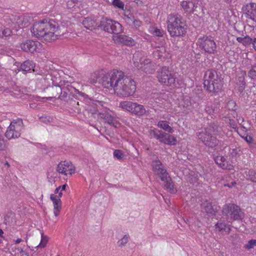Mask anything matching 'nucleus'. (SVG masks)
I'll return each mask as SVG.
<instances>
[{
	"label": "nucleus",
	"instance_id": "nucleus-54",
	"mask_svg": "<svg viewBox=\"0 0 256 256\" xmlns=\"http://www.w3.org/2000/svg\"><path fill=\"white\" fill-rule=\"evenodd\" d=\"M182 8L186 12H190V8L188 5V2L187 0H184L181 2L180 4Z\"/></svg>",
	"mask_w": 256,
	"mask_h": 256
},
{
	"label": "nucleus",
	"instance_id": "nucleus-47",
	"mask_svg": "<svg viewBox=\"0 0 256 256\" xmlns=\"http://www.w3.org/2000/svg\"><path fill=\"white\" fill-rule=\"evenodd\" d=\"M4 132L2 128L0 127V150H4L5 148V142L4 140Z\"/></svg>",
	"mask_w": 256,
	"mask_h": 256
},
{
	"label": "nucleus",
	"instance_id": "nucleus-35",
	"mask_svg": "<svg viewBox=\"0 0 256 256\" xmlns=\"http://www.w3.org/2000/svg\"><path fill=\"white\" fill-rule=\"evenodd\" d=\"M246 179L252 182L256 183V170L253 169L248 170L244 172Z\"/></svg>",
	"mask_w": 256,
	"mask_h": 256
},
{
	"label": "nucleus",
	"instance_id": "nucleus-14",
	"mask_svg": "<svg viewBox=\"0 0 256 256\" xmlns=\"http://www.w3.org/2000/svg\"><path fill=\"white\" fill-rule=\"evenodd\" d=\"M152 167L154 174L160 176V178L168 174L166 168L158 157L156 160L152 161Z\"/></svg>",
	"mask_w": 256,
	"mask_h": 256
},
{
	"label": "nucleus",
	"instance_id": "nucleus-16",
	"mask_svg": "<svg viewBox=\"0 0 256 256\" xmlns=\"http://www.w3.org/2000/svg\"><path fill=\"white\" fill-rule=\"evenodd\" d=\"M98 118L102 120L104 122L107 123L115 128H118L120 125V123L107 112L98 113Z\"/></svg>",
	"mask_w": 256,
	"mask_h": 256
},
{
	"label": "nucleus",
	"instance_id": "nucleus-24",
	"mask_svg": "<svg viewBox=\"0 0 256 256\" xmlns=\"http://www.w3.org/2000/svg\"><path fill=\"white\" fill-rule=\"evenodd\" d=\"M168 54L166 52V48L165 46H160L156 48L152 52L154 58L158 60H164L168 57Z\"/></svg>",
	"mask_w": 256,
	"mask_h": 256
},
{
	"label": "nucleus",
	"instance_id": "nucleus-43",
	"mask_svg": "<svg viewBox=\"0 0 256 256\" xmlns=\"http://www.w3.org/2000/svg\"><path fill=\"white\" fill-rule=\"evenodd\" d=\"M248 74L251 79L256 80V64L252 66Z\"/></svg>",
	"mask_w": 256,
	"mask_h": 256
},
{
	"label": "nucleus",
	"instance_id": "nucleus-7",
	"mask_svg": "<svg viewBox=\"0 0 256 256\" xmlns=\"http://www.w3.org/2000/svg\"><path fill=\"white\" fill-rule=\"evenodd\" d=\"M222 212L232 220H242L244 218V213L239 206L232 203L225 204Z\"/></svg>",
	"mask_w": 256,
	"mask_h": 256
},
{
	"label": "nucleus",
	"instance_id": "nucleus-2",
	"mask_svg": "<svg viewBox=\"0 0 256 256\" xmlns=\"http://www.w3.org/2000/svg\"><path fill=\"white\" fill-rule=\"evenodd\" d=\"M48 79H50L52 81V86H48L44 88V92L47 95L49 96L48 97L44 98L47 100H51L52 98H56L61 100L68 102L70 96L72 94V86L68 84L66 82L67 84L66 86L64 84V85L62 83H65L61 80H57L56 76H53L52 74L48 76Z\"/></svg>",
	"mask_w": 256,
	"mask_h": 256
},
{
	"label": "nucleus",
	"instance_id": "nucleus-39",
	"mask_svg": "<svg viewBox=\"0 0 256 256\" xmlns=\"http://www.w3.org/2000/svg\"><path fill=\"white\" fill-rule=\"evenodd\" d=\"M124 16L126 20V22L130 25L132 21L134 20V17L132 14L130 13L129 10H124Z\"/></svg>",
	"mask_w": 256,
	"mask_h": 256
},
{
	"label": "nucleus",
	"instance_id": "nucleus-46",
	"mask_svg": "<svg viewBox=\"0 0 256 256\" xmlns=\"http://www.w3.org/2000/svg\"><path fill=\"white\" fill-rule=\"evenodd\" d=\"M112 5L118 8L124 10V3L120 0H113L112 2Z\"/></svg>",
	"mask_w": 256,
	"mask_h": 256
},
{
	"label": "nucleus",
	"instance_id": "nucleus-19",
	"mask_svg": "<svg viewBox=\"0 0 256 256\" xmlns=\"http://www.w3.org/2000/svg\"><path fill=\"white\" fill-rule=\"evenodd\" d=\"M160 180L164 182V188L165 190L172 194H176L177 192V190L174 188L172 179L169 176V174L164 176H162L160 178Z\"/></svg>",
	"mask_w": 256,
	"mask_h": 256
},
{
	"label": "nucleus",
	"instance_id": "nucleus-13",
	"mask_svg": "<svg viewBox=\"0 0 256 256\" xmlns=\"http://www.w3.org/2000/svg\"><path fill=\"white\" fill-rule=\"evenodd\" d=\"M56 171L66 176L68 174L71 176L74 173L75 167L72 162L65 160L61 162L58 164Z\"/></svg>",
	"mask_w": 256,
	"mask_h": 256
},
{
	"label": "nucleus",
	"instance_id": "nucleus-62",
	"mask_svg": "<svg viewBox=\"0 0 256 256\" xmlns=\"http://www.w3.org/2000/svg\"><path fill=\"white\" fill-rule=\"evenodd\" d=\"M243 138L248 144L254 140L253 138L248 135H247L245 137H243Z\"/></svg>",
	"mask_w": 256,
	"mask_h": 256
},
{
	"label": "nucleus",
	"instance_id": "nucleus-61",
	"mask_svg": "<svg viewBox=\"0 0 256 256\" xmlns=\"http://www.w3.org/2000/svg\"><path fill=\"white\" fill-rule=\"evenodd\" d=\"M229 124L231 128L236 129L237 128V124L236 121L232 119H229Z\"/></svg>",
	"mask_w": 256,
	"mask_h": 256
},
{
	"label": "nucleus",
	"instance_id": "nucleus-57",
	"mask_svg": "<svg viewBox=\"0 0 256 256\" xmlns=\"http://www.w3.org/2000/svg\"><path fill=\"white\" fill-rule=\"evenodd\" d=\"M230 154L232 158H236L238 154V151L236 148H230Z\"/></svg>",
	"mask_w": 256,
	"mask_h": 256
},
{
	"label": "nucleus",
	"instance_id": "nucleus-64",
	"mask_svg": "<svg viewBox=\"0 0 256 256\" xmlns=\"http://www.w3.org/2000/svg\"><path fill=\"white\" fill-rule=\"evenodd\" d=\"M236 184V182L235 181H233L230 184H224V186L225 187H228L229 188H232L233 186H234Z\"/></svg>",
	"mask_w": 256,
	"mask_h": 256
},
{
	"label": "nucleus",
	"instance_id": "nucleus-41",
	"mask_svg": "<svg viewBox=\"0 0 256 256\" xmlns=\"http://www.w3.org/2000/svg\"><path fill=\"white\" fill-rule=\"evenodd\" d=\"M188 1L190 8V13H193L195 9L197 8L200 0H188Z\"/></svg>",
	"mask_w": 256,
	"mask_h": 256
},
{
	"label": "nucleus",
	"instance_id": "nucleus-8",
	"mask_svg": "<svg viewBox=\"0 0 256 256\" xmlns=\"http://www.w3.org/2000/svg\"><path fill=\"white\" fill-rule=\"evenodd\" d=\"M120 107L131 112L132 114L142 116H148V111L146 110L143 105L132 102H122L120 104Z\"/></svg>",
	"mask_w": 256,
	"mask_h": 256
},
{
	"label": "nucleus",
	"instance_id": "nucleus-31",
	"mask_svg": "<svg viewBox=\"0 0 256 256\" xmlns=\"http://www.w3.org/2000/svg\"><path fill=\"white\" fill-rule=\"evenodd\" d=\"M158 126L160 128L163 129L164 130L168 132L169 133L172 134L174 132L173 128L170 126L168 124V122L166 121H160L158 122Z\"/></svg>",
	"mask_w": 256,
	"mask_h": 256
},
{
	"label": "nucleus",
	"instance_id": "nucleus-51",
	"mask_svg": "<svg viewBox=\"0 0 256 256\" xmlns=\"http://www.w3.org/2000/svg\"><path fill=\"white\" fill-rule=\"evenodd\" d=\"M184 84V81L182 78H179L176 76V78H174V84H172V86H181L182 85Z\"/></svg>",
	"mask_w": 256,
	"mask_h": 256
},
{
	"label": "nucleus",
	"instance_id": "nucleus-22",
	"mask_svg": "<svg viewBox=\"0 0 256 256\" xmlns=\"http://www.w3.org/2000/svg\"><path fill=\"white\" fill-rule=\"evenodd\" d=\"M35 64L30 60H26L18 68V72H22L23 74H26L28 72H31L32 70L34 72V68Z\"/></svg>",
	"mask_w": 256,
	"mask_h": 256
},
{
	"label": "nucleus",
	"instance_id": "nucleus-12",
	"mask_svg": "<svg viewBox=\"0 0 256 256\" xmlns=\"http://www.w3.org/2000/svg\"><path fill=\"white\" fill-rule=\"evenodd\" d=\"M40 43L38 41L32 40H26L20 44L21 49L25 52H30L34 54V52H39Z\"/></svg>",
	"mask_w": 256,
	"mask_h": 256
},
{
	"label": "nucleus",
	"instance_id": "nucleus-3",
	"mask_svg": "<svg viewBox=\"0 0 256 256\" xmlns=\"http://www.w3.org/2000/svg\"><path fill=\"white\" fill-rule=\"evenodd\" d=\"M204 80V87L211 96H216L222 92L224 81L220 72L215 69H209L205 72Z\"/></svg>",
	"mask_w": 256,
	"mask_h": 256
},
{
	"label": "nucleus",
	"instance_id": "nucleus-11",
	"mask_svg": "<svg viewBox=\"0 0 256 256\" xmlns=\"http://www.w3.org/2000/svg\"><path fill=\"white\" fill-rule=\"evenodd\" d=\"M199 140L206 146L214 148L218 144L219 140L212 134L206 131H202L197 134Z\"/></svg>",
	"mask_w": 256,
	"mask_h": 256
},
{
	"label": "nucleus",
	"instance_id": "nucleus-15",
	"mask_svg": "<svg viewBox=\"0 0 256 256\" xmlns=\"http://www.w3.org/2000/svg\"><path fill=\"white\" fill-rule=\"evenodd\" d=\"M138 68L146 74H152L156 71V66L150 59H144L140 62V66H138Z\"/></svg>",
	"mask_w": 256,
	"mask_h": 256
},
{
	"label": "nucleus",
	"instance_id": "nucleus-30",
	"mask_svg": "<svg viewBox=\"0 0 256 256\" xmlns=\"http://www.w3.org/2000/svg\"><path fill=\"white\" fill-rule=\"evenodd\" d=\"M32 20V18L28 16H23L19 18L17 23L20 27L28 26Z\"/></svg>",
	"mask_w": 256,
	"mask_h": 256
},
{
	"label": "nucleus",
	"instance_id": "nucleus-20",
	"mask_svg": "<svg viewBox=\"0 0 256 256\" xmlns=\"http://www.w3.org/2000/svg\"><path fill=\"white\" fill-rule=\"evenodd\" d=\"M202 211L204 212L209 216L216 215V210L214 208L212 202L206 200L201 204Z\"/></svg>",
	"mask_w": 256,
	"mask_h": 256
},
{
	"label": "nucleus",
	"instance_id": "nucleus-10",
	"mask_svg": "<svg viewBox=\"0 0 256 256\" xmlns=\"http://www.w3.org/2000/svg\"><path fill=\"white\" fill-rule=\"evenodd\" d=\"M158 73L157 77L160 84L166 86H172L176 78V72L170 71L168 68L164 66Z\"/></svg>",
	"mask_w": 256,
	"mask_h": 256
},
{
	"label": "nucleus",
	"instance_id": "nucleus-23",
	"mask_svg": "<svg viewBox=\"0 0 256 256\" xmlns=\"http://www.w3.org/2000/svg\"><path fill=\"white\" fill-rule=\"evenodd\" d=\"M246 76V72H241L237 76L236 80V84L238 86V90L240 94L243 92L246 86L245 81V76Z\"/></svg>",
	"mask_w": 256,
	"mask_h": 256
},
{
	"label": "nucleus",
	"instance_id": "nucleus-38",
	"mask_svg": "<svg viewBox=\"0 0 256 256\" xmlns=\"http://www.w3.org/2000/svg\"><path fill=\"white\" fill-rule=\"evenodd\" d=\"M98 72H94L91 75L90 78H88V82L91 84H95L98 81L100 83V78L98 76Z\"/></svg>",
	"mask_w": 256,
	"mask_h": 256
},
{
	"label": "nucleus",
	"instance_id": "nucleus-9",
	"mask_svg": "<svg viewBox=\"0 0 256 256\" xmlns=\"http://www.w3.org/2000/svg\"><path fill=\"white\" fill-rule=\"evenodd\" d=\"M199 48L206 53L214 54L217 52L216 44L210 36H204L198 39Z\"/></svg>",
	"mask_w": 256,
	"mask_h": 256
},
{
	"label": "nucleus",
	"instance_id": "nucleus-1",
	"mask_svg": "<svg viewBox=\"0 0 256 256\" xmlns=\"http://www.w3.org/2000/svg\"><path fill=\"white\" fill-rule=\"evenodd\" d=\"M32 34L38 38H43L45 40H55L65 34L66 28L52 19H44L36 22L30 28Z\"/></svg>",
	"mask_w": 256,
	"mask_h": 256
},
{
	"label": "nucleus",
	"instance_id": "nucleus-37",
	"mask_svg": "<svg viewBox=\"0 0 256 256\" xmlns=\"http://www.w3.org/2000/svg\"><path fill=\"white\" fill-rule=\"evenodd\" d=\"M250 14H248V18L252 20H254L256 17V4L250 3Z\"/></svg>",
	"mask_w": 256,
	"mask_h": 256
},
{
	"label": "nucleus",
	"instance_id": "nucleus-48",
	"mask_svg": "<svg viewBox=\"0 0 256 256\" xmlns=\"http://www.w3.org/2000/svg\"><path fill=\"white\" fill-rule=\"evenodd\" d=\"M253 40L250 38L248 36L246 35L244 37H243V40L242 44L244 46H250L252 44Z\"/></svg>",
	"mask_w": 256,
	"mask_h": 256
},
{
	"label": "nucleus",
	"instance_id": "nucleus-40",
	"mask_svg": "<svg viewBox=\"0 0 256 256\" xmlns=\"http://www.w3.org/2000/svg\"><path fill=\"white\" fill-rule=\"evenodd\" d=\"M216 228L220 232H226V228L228 231L230 230V228L227 227V224L225 222H218L215 225Z\"/></svg>",
	"mask_w": 256,
	"mask_h": 256
},
{
	"label": "nucleus",
	"instance_id": "nucleus-42",
	"mask_svg": "<svg viewBox=\"0 0 256 256\" xmlns=\"http://www.w3.org/2000/svg\"><path fill=\"white\" fill-rule=\"evenodd\" d=\"M41 241L39 244L37 246V247H40V248H44L48 242V238L44 236L43 232L41 233Z\"/></svg>",
	"mask_w": 256,
	"mask_h": 256
},
{
	"label": "nucleus",
	"instance_id": "nucleus-36",
	"mask_svg": "<svg viewBox=\"0 0 256 256\" xmlns=\"http://www.w3.org/2000/svg\"><path fill=\"white\" fill-rule=\"evenodd\" d=\"M50 198L54 204V209H58V208H62L61 200L60 198H58L57 196L54 194H51Z\"/></svg>",
	"mask_w": 256,
	"mask_h": 256
},
{
	"label": "nucleus",
	"instance_id": "nucleus-25",
	"mask_svg": "<svg viewBox=\"0 0 256 256\" xmlns=\"http://www.w3.org/2000/svg\"><path fill=\"white\" fill-rule=\"evenodd\" d=\"M118 42L128 46H133L135 44L134 39L126 35H118L115 40Z\"/></svg>",
	"mask_w": 256,
	"mask_h": 256
},
{
	"label": "nucleus",
	"instance_id": "nucleus-33",
	"mask_svg": "<svg viewBox=\"0 0 256 256\" xmlns=\"http://www.w3.org/2000/svg\"><path fill=\"white\" fill-rule=\"evenodd\" d=\"M206 112L210 115H214L219 113L220 109L215 104L206 106L205 108Z\"/></svg>",
	"mask_w": 256,
	"mask_h": 256
},
{
	"label": "nucleus",
	"instance_id": "nucleus-60",
	"mask_svg": "<svg viewBox=\"0 0 256 256\" xmlns=\"http://www.w3.org/2000/svg\"><path fill=\"white\" fill-rule=\"evenodd\" d=\"M73 1L72 0H68L66 2L67 8L69 9L75 8V4H74Z\"/></svg>",
	"mask_w": 256,
	"mask_h": 256
},
{
	"label": "nucleus",
	"instance_id": "nucleus-49",
	"mask_svg": "<svg viewBox=\"0 0 256 256\" xmlns=\"http://www.w3.org/2000/svg\"><path fill=\"white\" fill-rule=\"evenodd\" d=\"M12 34V30L9 28H4L2 30V38H6L11 36Z\"/></svg>",
	"mask_w": 256,
	"mask_h": 256
},
{
	"label": "nucleus",
	"instance_id": "nucleus-63",
	"mask_svg": "<svg viewBox=\"0 0 256 256\" xmlns=\"http://www.w3.org/2000/svg\"><path fill=\"white\" fill-rule=\"evenodd\" d=\"M196 97L198 98V100H202L205 96L204 94L202 91H200L196 93Z\"/></svg>",
	"mask_w": 256,
	"mask_h": 256
},
{
	"label": "nucleus",
	"instance_id": "nucleus-4",
	"mask_svg": "<svg viewBox=\"0 0 256 256\" xmlns=\"http://www.w3.org/2000/svg\"><path fill=\"white\" fill-rule=\"evenodd\" d=\"M118 82L116 83L114 93L122 98L132 96L136 90V82L131 78L123 74L120 76Z\"/></svg>",
	"mask_w": 256,
	"mask_h": 256
},
{
	"label": "nucleus",
	"instance_id": "nucleus-27",
	"mask_svg": "<svg viewBox=\"0 0 256 256\" xmlns=\"http://www.w3.org/2000/svg\"><path fill=\"white\" fill-rule=\"evenodd\" d=\"M4 135L7 138L10 140L12 138H15L20 137V133L17 130H13L12 124H10L8 128Z\"/></svg>",
	"mask_w": 256,
	"mask_h": 256
},
{
	"label": "nucleus",
	"instance_id": "nucleus-45",
	"mask_svg": "<svg viewBox=\"0 0 256 256\" xmlns=\"http://www.w3.org/2000/svg\"><path fill=\"white\" fill-rule=\"evenodd\" d=\"M256 246V240L252 239L248 241V243L244 245V248L246 250H250Z\"/></svg>",
	"mask_w": 256,
	"mask_h": 256
},
{
	"label": "nucleus",
	"instance_id": "nucleus-18",
	"mask_svg": "<svg viewBox=\"0 0 256 256\" xmlns=\"http://www.w3.org/2000/svg\"><path fill=\"white\" fill-rule=\"evenodd\" d=\"M114 21V20L110 18L102 17L99 20L98 25L97 27H98V29L110 33Z\"/></svg>",
	"mask_w": 256,
	"mask_h": 256
},
{
	"label": "nucleus",
	"instance_id": "nucleus-44",
	"mask_svg": "<svg viewBox=\"0 0 256 256\" xmlns=\"http://www.w3.org/2000/svg\"><path fill=\"white\" fill-rule=\"evenodd\" d=\"M114 156L118 160H123L124 158V154L120 150H115L114 152Z\"/></svg>",
	"mask_w": 256,
	"mask_h": 256
},
{
	"label": "nucleus",
	"instance_id": "nucleus-50",
	"mask_svg": "<svg viewBox=\"0 0 256 256\" xmlns=\"http://www.w3.org/2000/svg\"><path fill=\"white\" fill-rule=\"evenodd\" d=\"M242 10L244 14H245L246 16L248 18V14H250V4L244 6Z\"/></svg>",
	"mask_w": 256,
	"mask_h": 256
},
{
	"label": "nucleus",
	"instance_id": "nucleus-56",
	"mask_svg": "<svg viewBox=\"0 0 256 256\" xmlns=\"http://www.w3.org/2000/svg\"><path fill=\"white\" fill-rule=\"evenodd\" d=\"M141 21H140L139 20L134 18V20L132 22V24H130V26H134L136 28H138L141 26Z\"/></svg>",
	"mask_w": 256,
	"mask_h": 256
},
{
	"label": "nucleus",
	"instance_id": "nucleus-5",
	"mask_svg": "<svg viewBox=\"0 0 256 256\" xmlns=\"http://www.w3.org/2000/svg\"><path fill=\"white\" fill-rule=\"evenodd\" d=\"M168 30L172 37H182L186 36L188 26L185 20L180 16H176L167 22Z\"/></svg>",
	"mask_w": 256,
	"mask_h": 256
},
{
	"label": "nucleus",
	"instance_id": "nucleus-32",
	"mask_svg": "<svg viewBox=\"0 0 256 256\" xmlns=\"http://www.w3.org/2000/svg\"><path fill=\"white\" fill-rule=\"evenodd\" d=\"M123 31L122 25L118 22L114 21L110 33L114 34H120Z\"/></svg>",
	"mask_w": 256,
	"mask_h": 256
},
{
	"label": "nucleus",
	"instance_id": "nucleus-58",
	"mask_svg": "<svg viewBox=\"0 0 256 256\" xmlns=\"http://www.w3.org/2000/svg\"><path fill=\"white\" fill-rule=\"evenodd\" d=\"M249 147L252 153H256V142H255L254 140L249 144Z\"/></svg>",
	"mask_w": 256,
	"mask_h": 256
},
{
	"label": "nucleus",
	"instance_id": "nucleus-59",
	"mask_svg": "<svg viewBox=\"0 0 256 256\" xmlns=\"http://www.w3.org/2000/svg\"><path fill=\"white\" fill-rule=\"evenodd\" d=\"M228 106H231V108H229L230 110H236V103L234 100H230L228 101Z\"/></svg>",
	"mask_w": 256,
	"mask_h": 256
},
{
	"label": "nucleus",
	"instance_id": "nucleus-26",
	"mask_svg": "<svg viewBox=\"0 0 256 256\" xmlns=\"http://www.w3.org/2000/svg\"><path fill=\"white\" fill-rule=\"evenodd\" d=\"M220 128L218 124L217 120L214 122H208L206 127L204 129V131H206L210 133H214V134H217L220 130Z\"/></svg>",
	"mask_w": 256,
	"mask_h": 256
},
{
	"label": "nucleus",
	"instance_id": "nucleus-17",
	"mask_svg": "<svg viewBox=\"0 0 256 256\" xmlns=\"http://www.w3.org/2000/svg\"><path fill=\"white\" fill-rule=\"evenodd\" d=\"M99 20L96 16H88L84 18L82 22V24L87 30H92L98 29Z\"/></svg>",
	"mask_w": 256,
	"mask_h": 256
},
{
	"label": "nucleus",
	"instance_id": "nucleus-28",
	"mask_svg": "<svg viewBox=\"0 0 256 256\" xmlns=\"http://www.w3.org/2000/svg\"><path fill=\"white\" fill-rule=\"evenodd\" d=\"M177 140L176 138L168 133L165 132L164 140H162V143L169 146H176V144Z\"/></svg>",
	"mask_w": 256,
	"mask_h": 256
},
{
	"label": "nucleus",
	"instance_id": "nucleus-6",
	"mask_svg": "<svg viewBox=\"0 0 256 256\" xmlns=\"http://www.w3.org/2000/svg\"><path fill=\"white\" fill-rule=\"evenodd\" d=\"M122 74H123L122 72L114 70L104 75L100 79V82L104 88H113L114 92H115L116 83L118 82L120 76H122Z\"/></svg>",
	"mask_w": 256,
	"mask_h": 256
},
{
	"label": "nucleus",
	"instance_id": "nucleus-53",
	"mask_svg": "<svg viewBox=\"0 0 256 256\" xmlns=\"http://www.w3.org/2000/svg\"><path fill=\"white\" fill-rule=\"evenodd\" d=\"M74 90L76 94H78L79 96H80L84 98V99H88V96L85 93L79 91L78 90L76 89L75 88L72 86V91Z\"/></svg>",
	"mask_w": 256,
	"mask_h": 256
},
{
	"label": "nucleus",
	"instance_id": "nucleus-29",
	"mask_svg": "<svg viewBox=\"0 0 256 256\" xmlns=\"http://www.w3.org/2000/svg\"><path fill=\"white\" fill-rule=\"evenodd\" d=\"M150 136H152L154 138L158 140L160 142L162 143V140H164L165 132L154 128V129L150 130Z\"/></svg>",
	"mask_w": 256,
	"mask_h": 256
},
{
	"label": "nucleus",
	"instance_id": "nucleus-55",
	"mask_svg": "<svg viewBox=\"0 0 256 256\" xmlns=\"http://www.w3.org/2000/svg\"><path fill=\"white\" fill-rule=\"evenodd\" d=\"M128 236L126 234L124 235V237L118 242L119 246H124L128 242Z\"/></svg>",
	"mask_w": 256,
	"mask_h": 256
},
{
	"label": "nucleus",
	"instance_id": "nucleus-52",
	"mask_svg": "<svg viewBox=\"0 0 256 256\" xmlns=\"http://www.w3.org/2000/svg\"><path fill=\"white\" fill-rule=\"evenodd\" d=\"M154 30L152 31V34L156 36H162L164 34V31L158 28H153Z\"/></svg>",
	"mask_w": 256,
	"mask_h": 256
},
{
	"label": "nucleus",
	"instance_id": "nucleus-34",
	"mask_svg": "<svg viewBox=\"0 0 256 256\" xmlns=\"http://www.w3.org/2000/svg\"><path fill=\"white\" fill-rule=\"evenodd\" d=\"M10 124H12L13 130H17L20 132V131L24 127L23 121L21 118H18L11 122Z\"/></svg>",
	"mask_w": 256,
	"mask_h": 256
},
{
	"label": "nucleus",
	"instance_id": "nucleus-21",
	"mask_svg": "<svg viewBox=\"0 0 256 256\" xmlns=\"http://www.w3.org/2000/svg\"><path fill=\"white\" fill-rule=\"evenodd\" d=\"M213 157L214 162L220 168L223 170L230 169V164L224 156L214 154Z\"/></svg>",
	"mask_w": 256,
	"mask_h": 256
}]
</instances>
